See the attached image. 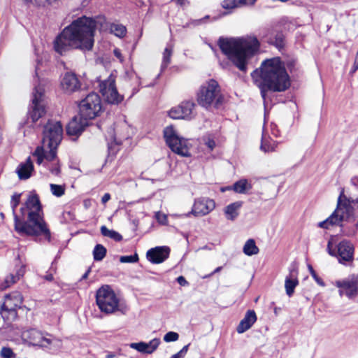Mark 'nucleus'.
Segmentation results:
<instances>
[{
    "label": "nucleus",
    "mask_w": 358,
    "mask_h": 358,
    "mask_svg": "<svg viewBox=\"0 0 358 358\" xmlns=\"http://www.w3.org/2000/svg\"><path fill=\"white\" fill-rule=\"evenodd\" d=\"M161 341L159 338H153L148 343L138 342L131 343L129 344V347L131 349L136 350L138 352L143 354H152L159 347Z\"/></svg>",
    "instance_id": "nucleus-21"
},
{
    "label": "nucleus",
    "mask_w": 358,
    "mask_h": 358,
    "mask_svg": "<svg viewBox=\"0 0 358 358\" xmlns=\"http://www.w3.org/2000/svg\"><path fill=\"white\" fill-rule=\"evenodd\" d=\"M218 45L222 52L243 71L246 70L248 59L259 51L260 46L258 39L254 36L220 38Z\"/></svg>",
    "instance_id": "nucleus-5"
},
{
    "label": "nucleus",
    "mask_w": 358,
    "mask_h": 358,
    "mask_svg": "<svg viewBox=\"0 0 358 358\" xmlns=\"http://www.w3.org/2000/svg\"><path fill=\"white\" fill-rule=\"evenodd\" d=\"M243 251L245 255L252 256L259 253V248L253 239H249L245 242Z\"/></svg>",
    "instance_id": "nucleus-30"
},
{
    "label": "nucleus",
    "mask_w": 358,
    "mask_h": 358,
    "mask_svg": "<svg viewBox=\"0 0 358 358\" xmlns=\"http://www.w3.org/2000/svg\"><path fill=\"white\" fill-rule=\"evenodd\" d=\"M179 338L178 333L174 331H169L164 336V341L166 343L176 341Z\"/></svg>",
    "instance_id": "nucleus-42"
},
{
    "label": "nucleus",
    "mask_w": 358,
    "mask_h": 358,
    "mask_svg": "<svg viewBox=\"0 0 358 358\" xmlns=\"http://www.w3.org/2000/svg\"><path fill=\"white\" fill-rule=\"evenodd\" d=\"M24 273V268L23 266H21L20 268L17 271L16 274L14 275L15 276H17V280H19L20 278L23 276Z\"/></svg>",
    "instance_id": "nucleus-53"
},
{
    "label": "nucleus",
    "mask_w": 358,
    "mask_h": 358,
    "mask_svg": "<svg viewBox=\"0 0 358 358\" xmlns=\"http://www.w3.org/2000/svg\"><path fill=\"white\" fill-rule=\"evenodd\" d=\"M21 338L25 343L39 346L42 339V334L35 329H31L23 331L21 334Z\"/></svg>",
    "instance_id": "nucleus-24"
},
{
    "label": "nucleus",
    "mask_w": 358,
    "mask_h": 358,
    "mask_svg": "<svg viewBox=\"0 0 358 358\" xmlns=\"http://www.w3.org/2000/svg\"><path fill=\"white\" fill-rule=\"evenodd\" d=\"M277 48H280L284 46V36L282 34H278L275 36V41L272 42Z\"/></svg>",
    "instance_id": "nucleus-45"
},
{
    "label": "nucleus",
    "mask_w": 358,
    "mask_h": 358,
    "mask_svg": "<svg viewBox=\"0 0 358 358\" xmlns=\"http://www.w3.org/2000/svg\"><path fill=\"white\" fill-rule=\"evenodd\" d=\"M34 164L29 157L25 162H21L17 166L15 173H17L20 180H27L29 179L34 172Z\"/></svg>",
    "instance_id": "nucleus-22"
},
{
    "label": "nucleus",
    "mask_w": 358,
    "mask_h": 358,
    "mask_svg": "<svg viewBox=\"0 0 358 358\" xmlns=\"http://www.w3.org/2000/svg\"><path fill=\"white\" fill-rule=\"evenodd\" d=\"M327 250L330 255L336 257L341 264L352 262L353 260L354 247L350 241H343L333 248L331 241L328 242Z\"/></svg>",
    "instance_id": "nucleus-13"
},
{
    "label": "nucleus",
    "mask_w": 358,
    "mask_h": 358,
    "mask_svg": "<svg viewBox=\"0 0 358 358\" xmlns=\"http://www.w3.org/2000/svg\"><path fill=\"white\" fill-rule=\"evenodd\" d=\"M211 358H213V357H211Z\"/></svg>",
    "instance_id": "nucleus-64"
},
{
    "label": "nucleus",
    "mask_w": 358,
    "mask_h": 358,
    "mask_svg": "<svg viewBox=\"0 0 358 358\" xmlns=\"http://www.w3.org/2000/svg\"><path fill=\"white\" fill-rule=\"evenodd\" d=\"M106 254V249L100 244H98L95 246L94 251H93V255L94 259L96 261H101L102 260Z\"/></svg>",
    "instance_id": "nucleus-34"
},
{
    "label": "nucleus",
    "mask_w": 358,
    "mask_h": 358,
    "mask_svg": "<svg viewBox=\"0 0 358 358\" xmlns=\"http://www.w3.org/2000/svg\"><path fill=\"white\" fill-rule=\"evenodd\" d=\"M164 138L168 146L175 153L182 157H189L190 143L188 139L181 137L173 126L164 129Z\"/></svg>",
    "instance_id": "nucleus-8"
},
{
    "label": "nucleus",
    "mask_w": 358,
    "mask_h": 358,
    "mask_svg": "<svg viewBox=\"0 0 358 358\" xmlns=\"http://www.w3.org/2000/svg\"><path fill=\"white\" fill-rule=\"evenodd\" d=\"M138 255L137 253H135L133 255L121 256L120 257V262L121 263H136L138 262Z\"/></svg>",
    "instance_id": "nucleus-41"
},
{
    "label": "nucleus",
    "mask_w": 358,
    "mask_h": 358,
    "mask_svg": "<svg viewBox=\"0 0 358 358\" xmlns=\"http://www.w3.org/2000/svg\"><path fill=\"white\" fill-rule=\"evenodd\" d=\"M243 206V201H238L230 203L224 208V213L227 220H234L238 215L239 210Z\"/></svg>",
    "instance_id": "nucleus-27"
},
{
    "label": "nucleus",
    "mask_w": 358,
    "mask_h": 358,
    "mask_svg": "<svg viewBox=\"0 0 358 358\" xmlns=\"http://www.w3.org/2000/svg\"><path fill=\"white\" fill-rule=\"evenodd\" d=\"M20 197H21V194H17V193L14 194L11 196L10 206L12 208V213H13V218H14V222H15V216H18L16 214L15 210H16L17 206L19 205V203L20 202Z\"/></svg>",
    "instance_id": "nucleus-36"
},
{
    "label": "nucleus",
    "mask_w": 358,
    "mask_h": 358,
    "mask_svg": "<svg viewBox=\"0 0 358 358\" xmlns=\"http://www.w3.org/2000/svg\"><path fill=\"white\" fill-rule=\"evenodd\" d=\"M297 271L292 269L290 271L289 275H287L285 281V287L286 294L291 296L294 292L295 287L298 285Z\"/></svg>",
    "instance_id": "nucleus-25"
},
{
    "label": "nucleus",
    "mask_w": 358,
    "mask_h": 358,
    "mask_svg": "<svg viewBox=\"0 0 358 358\" xmlns=\"http://www.w3.org/2000/svg\"><path fill=\"white\" fill-rule=\"evenodd\" d=\"M115 357L114 354L113 353H108L106 356V358H113Z\"/></svg>",
    "instance_id": "nucleus-61"
},
{
    "label": "nucleus",
    "mask_w": 358,
    "mask_h": 358,
    "mask_svg": "<svg viewBox=\"0 0 358 358\" xmlns=\"http://www.w3.org/2000/svg\"><path fill=\"white\" fill-rule=\"evenodd\" d=\"M45 161V166L50 169V171L52 175L58 176L60 173V167L59 162L57 159V155L54 159L49 160L45 156H43V163Z\"/></svg>",
    "instance_id": "nucleus-29"
},
{
    "label": "nucleus",
    "mask_w": 358,
    "mask_h": 358,
    "mask_svg": "<svg viewBox=\"0 0 358 358\" xmlns=\"http://www.w3.org/2000/svg\"><path fill=\"white\" fill-rule=\"evenodd\" d=\"M270 127L271 135L274 137H278L280 135V131L278 130L277 126L274 124H271Z\"/></svg>",
    "instance_id": "nucleus-50"
},
{
    "label": "nucleus",
    "mask_w": 358,
    "mask_h": 358,
    "mask_svg": "<svg viewBox=\"0 0 358 358\" xmlns=\"http://www.w3.org/2000/svg\"><path fill=\"white\" fill-rule=\"evenodd\" d=\"M173 48L172 46L168 45L166 47L163 53V60L162 64V69H165L170 64L171 57L172 55Z\"/></svg>",
    "instance_id": "nucleus-35"
},
{
    "label": "nucleus",
    "mask_w": 358,
    "mask_h": 358,
    "mask_svg": "<svg viewBox=\"0 0 358 358\" xmlns=\"http://www.w3.org/2000/svg\"><path fill=\"white\" fill-rule=\"evenodd\" d=\"M27 2L34 3L38 6H43L45 3H52L56 0H25Z\"/></svg>",
    "instance_id": "nucleus-48"
},
{
    "label": "nucleus",
    "mask_w": 358,
    "mask_h": 358,
    "mask_svg": "<svg viewBox=\"0 0 358 358\" xmlns=\"http://www.w3.org/2000/svg\"><path fill=\"white\" fill-rule=\"evenodd\" d=\"M96 303L100 310L110 314L118 310L119 299L108 285H103L96 292Z\"/></svg>",
    "instance_id": "nucleus-9"
},
{
    "label": "nucleus",
    "mask_w": 358,
    "mask_h": 358,
    "mask_svg": "<svg viewBox=\"0 0 358 358\" xmlns=\"http://www.w3.org/2000/svg\"><path fill=\"white\" fill-rule=\"evenodd\" d=\"M170 249L166 246H158L150 249L146 253V257L152 264H161L169 256Z\"/></svg>",
    "instance_id": "nucleus-19"
},
{
    "label": "nucleus",
    "mask_w": 358,
    "mask_h": 358,
    "mask_svg": "<svg viewBox=\"0 0 358 358\" xmlns=\"http://www.w3.org/2000/svg\"><path fill=\"white\" fill-rule=\"evenodd\" d=\"M98 24L99 22L93 17L85 15L77 17L55 38V50L60 55L71 49L92 50Z\"/></svg>",
    "instance_id": "nucleus-1"
},
{
    "label": "nucleus",
    "mask_w": 358,
    "mask_h": 358,
    "mask_svg": "<svg viewBox=\"0 0 358 358\" xmlns=\"http://www.w3.org/2000/svg\"><path fill=\"white\" fill-rule=\"evenodd\" d=\"M155 218L159 224L166 225L168 224V218L166 215L161 212L155 213Z\"/></svg>",
    "instance_id": "nucleus-44"
},
{
    "label": "nucleus",
    "mask_w": 358,
    "mask_h": 358,
    "mask_svg": "<svg viewBox=\"0 0 358 358\" xmlns=\"http://www.w3.org/2000/svg\"><path fill=\"white\" fill-rule=\"evenodd\" d=\"M251 185L245 179H242L234 183V190L240 194H244L251 189Z\"/></svg>",
    "instance_id": "nucleus-31"
},
{
    "label": "nucleus",
    "mask_w": 358,
    "mask_h": 358,
    "mask_svg": "<svg viewBox=\"0 0 358 358\" xmlns=\"http://www.w3.org/2000/svg\"><path fill=\"white\" fill-rule=\"evenodd\" d=\"M45 278L47 280H49V281H51L53 280V276L52 274H49V275H47L45 276Z\"/></svg>",
    "instance_id": "nucleus-59"
},
{
    "label": "nucleus",
    "mask_w": 358,
    "mask_h": 358,
    "mask_svg": "<svg viewBox=\"0 0 358 358\" xmlns=\"http://www.w3.org/2000/svg\"><path fill=\"white\" fill-rule=\"evenodd\" d=\"M0 356L2 358H16V355L8 347H3L0 350Z\"/></svg>",
    "instance_id": "nucleus-40"
},
{
    "label": "nucleus",
    "mask_w": 358,
    "mask_h": 358,
    "mask_svg": "<svg viewBox=\"0 0 358 358\" xmlns=\"http://www.w3.org/2000/svg\"><path fill=\"white\" fill-rule=\"evenodd\" d=\"M110 30L112 34L120 38L124 37L127 32L126 27L120 24H111Z\"/></svg>",
    "instance_id": "nucleus-33"
},
{
    "label": "nucleus",
    "mask_w": 358,
    "mask_h": 358,
    "mask_svg": "<svg viewBox=\"0 0 358 358\" xmlns=\"http://www.w3.org/2000/svg\"><path fill=\"white\" fill-rule=\"evenodd\" d=\"M90 204V201L89 200H85L84 201V205L86 208H87L89 206V205Z\"/></svg>",
    "instance_id": "nucleus-60"
},
{
    "label": "nucleus",
    "mask_w": 358,
    "mask_h": 358,
    "mask_svg": "<svg viewBox=\"0 0 358 358\" xmlns=\"http://www.w3.org/2000/svg\"><path fill=\"white\" fill-rule=\"evenodd\" d=\"M23 297L20 292H13L5 296L0 314L4 319H14L17 316V309L21 308Z\"/></svg>",
    "instance_id": "nucleus-12"
},
{
    "label": "nucleus",
    "mask_w": 358,
    "mask_h": 358,
    "mask_svg": "<svg viewBox=\"0 0 358 358\" xmlns=\"http://www.w3.org/2000/svg\"><path fill=\"white\" fill-rule=\"evenodd\" d=\"M335 285L339 289L341 296L345 295L352 299L358 295V278L355 275L336 280Z\"/></svg>",
    "instance_id": "nucleus-14"
},
{
    "label": "nucleus",
    "mask_w": 358,
    "mask_h": 358,
    "mask_svg": "<svg viewBox=\"0 0 358 358\" xmlns=\"http://www.w3.org/2000/svg\"><path fill=\"white\" fill-rule=\"evenodd\" d=\"M39 344L40 347L51 349L61 348L62 343V340L55 337H52L50 335V338L45 337L42 335V339Z\"/></svg>",
    "instance_id": "nucleus-28"
},
{
    "label": "nucleus",
    "mask_w": 358,
    "mask_h": 358,
    "mask_svg": "<svg viewBox=\"0 0 358 358\" xmlns=\"http://www.w3.org/2000/svg\"><path fill=\"white\" fill-rule=\"evenodd\" d=\"M215 208V203L213 199L201 197L194 200L192 210L185 214L186 217L193 215L195 217H201L208 215Z\"/></svg>",
    "instance_id": "nucleus-17"
},
{
    "label": "nucleus",
    "mask_w": 358,
    "mask_h": 358,
    "mask_svg": "<svg viewBox=\"0 0 358 358\" xmlns=\"http://www.w3.org/2000/svg\"><path fill=\"white\" fill-rule=\"evenodd\" d=\"M110 199V194L106 193L101 198V202L103 204H106Z\"/></svg>",
    "instance_id": "nucleus-54"
},
{
    "label": "nucleus",
    "mask_w": 358,
    "mask_h": 358,
    "mask_svg": "<svg viewBox=\"0 0 358 358\" xmlns=\"http://www.w3.org/2000/svg\"><path fill=\"white\" fill-rule=\"evenodd\" d=\"M251 77L255 85L259 88L264 103L268 92H281L290 86L289 76L278 57L264 61L261 66L251 73Z\"/></svg>",
    "instance_id": "nucleus-2"
},
{
    "label": "nucleus",
    "mask_w": 358,
    "mask_h": 358,
    "mask_svg": "<svg viewBox=\"0 0 358 358\" xmlns=\"http://www.w3.org/2000/svg\"><path fill=\"white\" fill-rule=\"evenodd\" d=\"M88 120H89L81 117L80 114L78 116H75L66 127L67 134L70 136H78L80 134L88 125Z\"/></svg>",
    "instance_id": "nucleus-20"
},
{
    "label": "nucleus",
    "mask_w": 358,
    "mask_h": 358,
    "mask_svg": "<svg viewBox=\"0 0 358 358\" xmlns=\"http://www.w3.org/2000/svg\"><path fill=\"white\" fill-rule=\"evenodd\" d=\"M101 233L103 236L110 238L115 241H120L122 239L121 234L114 230L108 229L106 226L101 227Z\"/></svg>",
    "instance_id": "nucleus-32"
},
{
    "label": "nucleus",
    "mask_w": 358,
    "mask_h": 358,
    "mask_svg": "<svg viewBox=\"0 0 358 358\" xmlns=\"http://www.w3.org/2000/svg\"><path fill=\"white\" fill-rule=\"evenodd\" d=\"M343 221L347 223L341 224V232L344 236H352L358 229V199L348 198L342 189L337 201L335 210L325 220L318 223V227L329 229L331 226L338 225Z\"/></svg>",
    "instance_id": "nucleus-4"
},
{
    "label": "nucleus",
    "mask_w": 358,
    "mask_h": 358,
    "mask_svg": "<svg viewBox=\"0 0 358 358\" xmlns=\"http://www.w3.org/2000/svg\"><path fill=\"white\" fill-rule=\"evenodd\" d=\"M308 269L310 271L311 275L315 279V280L317 282V284L321 286H324V283L323 280L317 276L315 271H314V269L313 268V267L310 265L308 266Z\"/></svg>",
    "instance_id": "nucleus-47"
},
{
    "label": "nucleus",
    "mask_w": 358,
    "mask_h": 358,
    "mask_svg": "<svg viewBox=\"0 0 358 358\" xmlns=\"http://www.w3.org/2000/svg\"><path fill=\"white\" fill-rule=\"evenodd\" d=\"M50 187L52 194L57 197H60L65 193V187L64 185L50 184Z\"/></svg>",
    "instance_id": "nucleus-37"
},
{
    "label": "nucleus",
    "mask_w": 358,
    "mask_h": 358,
    "mask_svg": "<svg viewBox=\"0 0 358 358\" xmlns=\"http://www.w3.org/2000/svg\"><path fill=\"white\" fill-rule=\"evenodd\" d=\"M99 92L109 103L117 105L123 101L124 96L117 92L115 85V76L113 73L99 83Z\"/></svg>",
    "instance_id": "nucleus-11"
},
{
    "label": "nucleus",
    "mask_w": 358,
    "mask_h": 358,
    "mask_svg": "<svg viewBox=\"0 0 358 358\" xmlns=\"http://www.w3.org/2000/svg\"><path fill=\"white\" fill-rule=\"evenodd\" d=\"M101 110V99L94 92L90 93L79 103V114L81 117L87 120L95 118L99 115Z\"/></svg>",
    "instance_id": "nucleus-10"
},
{
    "label": "nucleus",
    "mask_w": 358,
    "mask_h": 358,
    "mask_svg": "<svg viewBox=\"0 0 358 358\" xmlns=\"http://www.w3.org/2000/svg\"><path fill=\"white\" fill-rule=\"evenodd\" d=\"M44 94V88L38 84L34 87L32 99V110L29 112L33 122H36L44 113L45 108L42 103Z\"/></svg>",
    "instance_id": "nucleus-16"
},
{
    "label": "nucleus",
    "mask_w": 358,
    "mask_h": 358,
    "mask_svg": "<svg viewBox=\"0 0 358 358\" xmlns=\"http://www.w3.org/2000/svg\"><path fill=\"white\" fill-rule=\"evenodd\" d=\"M195 107L196 104L194 101H185L178 106L172 108L169 112V115L172 119H185L189 120L196 115L194 111Z\"/></svg>",
    "instance_id": "nucleus-15"
},
{
    "label": "nucleus",
    "mask_w": 358,
    "mask_h": 358,
    "mask_svg": "<svg viewBox=\"0 0 358 358\" xmlns=\"http://www.w3.org/2000/svg\"><path fill=\"white\" fill-rule=\"evenodd\" d=\"M177 282L182 286H185L188 285V282L182 275L177 278Z\"/></svg>",
    "instance_id": "nucleus-52"
},
{
    "label": "nucleus",
    "mask_w": 358,
    "mask_h": 358,
    "mask_svg": "<svg viewBox=\"0 0 358 358\" xmlns=\"http://www.w3.org/2000/svg\"><path fill=\"white\" fill-rule=\"evenodd\" d=\"M276 145V142L271 138L268 132L264 128L262 136L261 150L265 152L273 151Z\"/></svg>",
    "instance_id": "nucleus-26"
},
{
    "label": "nucleus",
    "mask_w": 358,
    "mask_h": 358,
    "mask_svg": "<svg viewBox=\"0 0 358 358\" xmlns=\"http://www.w3.org/2000/svg\"><path fill=\"white\" fill-rule=\"evenodd\" d=\"M63 128L58 121H48L43 131L42 146L36 148L33 156L36 157L38 164L43 162V156L52 160L55 157V150L62 139Z\"/></svg>",
    "instance_id": "nucleus-6"
},
{
    "label": "nucleus",
    "mask_w": 358,
    "mask_h": 358,
    "mask_svg": "<svg viewBox=\"0 0 358 358\" xmlns=\"http://www.w3.org/2000/svg\"><path fill=\"white\" fill-rule=\"evenodd\" d=\"M81 84L77 76L72 72H66L60 81L62 90L66 94H72L80 88Z\"/></svg>",
    "instance_id": "nucleus-18"
},
{
    "label": "nucleus",
    "mask_w": 358,
    "mask_h": 358,
    "mask_svg": "<svg viewBox=\"0 0 358 358\" xmlns=\"http://www.w3.org/2000/svg\"><path fill=\"white\" fill-rule=\"evenodd\" d=\"M222 266L217 267L210 274H209L208 275L205 276L204 278H207V277L212 276L213 274L220 272L222 270Z\"/></svg>",
    "instance_id": "nucleus-57"
},
{
    "label": "nucleus",
    "mask_w": 358,
    "mask_h": 358,
    "mask_svg": "<svg viewBox=\"0 0 358 358\" xmlns=\"http://www.w3.org/2000/svg\"><path fill=\"white\" fill-rule=\"evenodd\" d=\"M256 321L257 315L255 312L252 310H248L236 328L237 332L238 334L245 332L252 327Z\"/></svg>",
    "instance_id": "nucleus-23"
},
{
    "label": "nucleus",
    "mask_w": 358,
    "mask_h": 358,
    "mask_svg": "<svg viewBox=\"0 0 358 358\" xmlns=\"http://www.w3.org/2000/svg\"><path fill=\"white\" fill-rule=\"evenodd\" d=\"M113 53H114V55L122 62H123V57L122 55V53H121V51L117 49V48H115L113 50Z\"/></svg>",
    "instance_id": "nucleus-51"
},
{
    "label": "nucleus",
    "mask_w": 358,
    "mask_h": 358,
    "mask_svg": "<svg viewBox=\"0 0 358 358\" xmlns=\"http://www.w3.org/2000/svg\"><path fill=\"white\" fill-rule=\"evenodd\" d=\"M239 7L243 6H252L255 3L257 0H238Z\"/></svg>",
    "instance_id": "nucleus-49"
},
{
    "label": "nucleus",
    "mask_w": 358,
    "mask_h": 358,
    "mask_svg": "<svg viewBox=\"0 0 358 358\" xmlns=\"http://www.w3.org/2000/svg\"><path fill=\"white\" fill-rule=\"evenodd\" d=\"M189 344L185 345L178 353L173 355L171 358H184L186 355Z\"/></svg>",
    "instance_id": "nucleus-46"
},
{
    "label": "nucleus",
    "mask_w": 358,
    "mask_h": 358,
    "mask_svg": "<svg viewBox=\"0 0 358 358\" xmlns=\"http://www.w3.org/2000/svg\"><path fill=\"white\" fill-rule=\"evenodd\" d=\"M0 216H1V217L2 219H3V218H4V214H3V213H0Z\"/></svg>",
    "instance_id": "nucleus-62"
},
{
    "label": "nucleus",
    "mask_w": 358,
    "mask_h": 358,
    "mask_svg": "<svg viewBox=\"0 0 358 358\" xmlns=\"http://www.w3.org/2000/svg\"><path fill=\"white\" fill-rule=\"evenodd\" d=\"M90 272H91V268H88V269L86 271V272L83 275L81 280L87 279Z\"/></svg>",
    "instance_id": "nucleus-58"
},
{
    "label": "nucleus",
    "mask_w": 358,
    "mask_h": 358,
    "mask_svg": "<svg viewBox=\"0 0 358 358\" xmlns=\"http://www.w3.org/2000/svg\"><path fill=\"white\" fill-rule=\"evenodd\" d=\"M203 141L204 145L206 146V148L208 149V152H211L215 147V141L210 136L203 137Z\"/></svg>",
    "instance_id": "nucleus-43"
},
{
    "label": "nucleus",
    "mask_w": 358,
    "mask_h": 358,
    "mask_svg": "<svg viewBox=\"0 0 358 358\" xmlns=\"http://www.w3.org/2000/svg\"><path fill=\"white\" fill-rule=\"evenodd\" d=\"M350 182L352 185H354L357 189H358V177L355 176L352 178Z\"/></svg>",
    "instance_id": "nucleus-56"
},
{
    "label": "nucleus",
    "mask_w": 358,
    "mask_h": 358,
    "mask_svg": "<svg viewBox=\"0 0 358 358\" xmlns=\"http://www.w3.org/2000/svg\"><path fill=\"white\" fill-rule=\"evenodd\" d=\"M222 99L220 86L214 79H210L204 83L196 94L198 103L206 108H208L213 105L217 106L222 103Z\"/></svg>",
    "instance_id": "nucleus-7"
},
{
    "label": "nucleus",
    "mask_w": 358,
    "mask_h": 358,
    "mask_svg": "<svg viewBox=\"0 0 358 358\" xmlns=\"http://www.w3.org/2000/svg\"><path fill=\"white\" fill-rule=\"evenodd\" d=\"M20 213L24 219L15 216L14 228L20 235L29 236H43L48 241L51 238V233L43 217V211L38 196L31 192L20 208Z\"/></svg>",
    "instance_id": "nucleus-3"
},
{
    "label": "nucleus",
    "mask_w": 358,
    "mask_h": 358,
    "mask_svg": "<svg viewBox=\"0 0 358 358\" xmlns=\"http://www.w3.org/2000/svg\"><path fill=\"white\" fill-rule=\"evenodd\" d=\"M221 5L226 10H232L239 7L238 0H223Z\"/></svg>",
    "instance_id": "nucleus-39"
},
{
    "label": "nucleus",
    "mask_w": 358,
    "mask_h": 358,
    "mask_svg": "<svg viewBox=\"0 0 358 358\" xmlns=\"http://www.w3.org/2000/svg\"><path fill=\"white\" fill-rule=\"evenodd\" d=\"M357 69H358V51H357V53L356 55V57H355V62H354V65L352 66V72L355 73Z\"/></svg>",
    "instance_id": "nucleus-55"
},
{
    "label": "nucleus",
    "mask_w": 358,
    "mask_h": 358,
    "mask_svg": "<svg viewBox=\"0 0 358 358\" xmlns=\"http://www.w3.org/2000/svg\"><path fill=\"white\" fill-rule=\"evenodd\" d=\"M17 280V276L10 274L6 277L3 282L0 285V289H5L15 283Z\"/></svg>",
    "instance_id": "nucleus-38"
},
{
    "label": "nucleus",
    "mask_w": 358,
    "mask_h": 358,
    "mask_svg": "<svg viewBox=\"0 0 358 358\" xmlns=\"http://www.w3.org/2000/svg\"><path fill=\"white\" fill-rule=\"evenodd\" d=\"M37 71H38V67L36 68V74L38 73Z\"/></svg>",
    "instance_id": "nucleus-63"
}]
</instances>
